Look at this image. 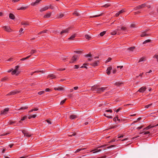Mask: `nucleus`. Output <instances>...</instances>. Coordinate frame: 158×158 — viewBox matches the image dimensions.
Masks as SVG:
<instances>
[{"mask_svg": "<svg viewBox=\"0 0 158 158\" xmlns=\"http://www.w3.org/2000/svg\"><path fill=\"white\" fill-rule=\"evenodd\" d=\"M106 88V87L99 88L98 86V88L97 89V92L98 93H100L101 92L104 91Z\"/></svg>", "mask_w": 158, "mask_h": 158, "instance_id": "f257e3e1", "label": "nucleus"}, {"mask_svg": "<svg viewBox=\"0 0 158 158\" xmlns=\"http://www.w3.org/2000/svg\"><path fill=\"white\" fill-rule=\"evenodd\" d=\"M110 112V113H112V110H106L105 111V113L104 114V115L105 116V117H106L107 118H112V117L111 116H108L106 115H107L106 113V112Z\"/></svg>", "mask_w": 158, "mask_h": 158, "instance_id": "f03ea898", "label": "nucleus"}, {"mask_svg": "<svg viewBox=\"0 0 158 158\" xmlns=\"http://www.w3.org/2000/svg\"><path fill=\"white\" fill-rule=\"evenodd\" d=\"M21 92V91L19 90H16L15 91H11L9 94H6V96L11 95L15 94H17Z\"/></svg>", "mask_w": 158, "mask_h": 158, "instance_id": "7ed1b4c3", "label": "nucleus"}, {"mask_svg": "<svg viewBox=\"0 0 158 158\" xmlns=\"http://www.w3.org/2000/svg\"><path fill=\"white\" fill-rule=\"evenodd\" d=\"M9 108H6L3 110L1 111V115H5L6 114L7 112L9 111Z\"/></svg>", "mask_w": 158, "mask_h": 158, "instance_id": "20e7f679", "label": "nucleus"}, {"mask_svg": "<svg viewBox=\"0 0 158 158\" xmlns=\"http://www.w3.org/2000/svg\"><path fill=\"white\" fill-rule=\"evenodd\" d=\"M78 56H74L72 58L71 61L70 62V63H73L74 61L77 60V59L78 58Z\"/></svg>", "mask_w": 158, "mask_h": 158, "instance_id": "39448f33", "label": "nucleus"}, {"mask_svg": "<svg viewBox=\"0 0 158 158\" xmlns=\"http://www.w3.org/2000/svg\"><path fill=\"white\" fill-rule=\"evenodd\" d=\"M146 5L145 3H144V4H142L141 5L138 6H137L134 9L135 10H136L137 9L143 8H144L145 6H146Z\"/></svg>", "mask_w": 158, "mask_h": 158, "instance_id": "423d86ee", "label": "nucleus"}, {"mask_svg": "<svg viewBox=\"0 0 158 158\" xmlns=\"http://www.w3.org/2000/svg\"><path fill=\"white\" fill-rule=\"evenodd\" d=\"M4 30L8 32H10L12 31L10 27L6 26H5L3 27Z\"/></svg>", "mask_w": 158, "mask_h": 158, "instance_id": "0eeeda50", "label": "nucleus"}, {"mask_svg": "<svg viewBox=\"0 0 158 158\" xmlns=\"http://www.w3.org/2000/svg\"><path fill=\"white\" fill-rule=\"evenodd\" d=\"M22 132L24 136H26L27 137H30L31 136V134H30L28 133L25 130H23L22 131Z\"/></svg>", "mask_w": 158, "mask_h": 158, "instance_id": "6e6552de", "label": "nucleus"}, {"mask_svg": "<svg viewBox=\"0 0 158 158\" xmlns=\"http://www.w3.org/2000/svg\"><path fill=\"white\" fill-rule=\"evenodd\" d=\"M146 89V88L145 87H142L138 90V91L141 93H143L145 91Z\"/></svg>", "mask_w": 158, "mask_h": 158, "instance_id": "1a4fd4ad", "label": "nucleus"}, {"mask_svg": "<svg viewBox=\"0 0 158 158\" xmlns=\"http://www.w3.org/2000/svg\"><path fill=\"white\" fill-rule=\"evenodd\" d=\"M54 89L56 90L61 91L64 90V88L61 86H58L57 87H55Z\"/></svg>", "mask_w": 158, "mask_h": 158, "instance_id": "9d476101", "label": "nucleus"}, {"mask_svg": "<svg viewBox=\"0 0 158 158\" xmlns=\"http://www.w3.org/2000/svg\"><path fill=\"white\" fill-rule=\"evenodd\" d=\"M49 8L48 6H46L44 8H42L40 9V11L41 12L47 10Z\"/></svg>", "mask_w": 158, "mask_h": 158, "instance_id": "9b49d317", "label": "nucleus"}, {"mask_svg": "<svg viewBox=\"0 0 158 158\" xmlns=\"http://www.w3.org/2000/svg\"><path fill=\"white\" fill-rule=\"evenodd\" d=\"M51 15V12H48L45 15H44V18H48L50 17Z\"/></svg>", "mask_w": 158, "mask_h": 158, "instance_id": "f8f14e48", "label": "nucleus"}, {"mask_svg": "<svg viewBox=\"0 0 158 158\" xmlns=\"http://www.w3.org/2000/svg\"><path fill=\"white\" fill-rule=\"evenodd\" d=\"M69 28H67L64 30H63L60 33V34H62L63 33H67L69 31Z\"/></svg>", "mask_w": 158, "mask_h": 158, "instance_id": "ddd939ff", "label": "nucleus"}, {"mask_svg": "<svg viewBox=\"0 0 158 158\" xmlns=\"http://www.w3.org/2000/svg\"><path fill=\"white\" fill-rule=\"evenodd\" d=\"M98 88V86L97 85H94L93 86H92L91 87V89L93 91H96L97 92V88Z\"/></svg>", "mask_w": 158, "mask_h": 158, "instance_id": "4468645a", "label": "nucleus"}, {"mask_svg": "<svg viewBox=\"0 0 158 158\" xmlns=\"http://www.w3.org/2000/svg\"><path fill=\"white\" fill-rule=\"evenodd\" d=\"M149 35V34L148 33H147L146 31H144L142 33L140 36L141 37H144L145 36L148 35Z\"/></svg>", "mask_w": 158, "mask_h": 158, "instance_id": "2eb2a0df", "label": "nucleus"}, {"mask_svg": "<svg viewBox=\"0 0 158 158\" xmlns=\"http://www.w3.org/2000/svg\"><path fill=\"white\" fill-rule=\"evenodd\" d=\"M112 69V67L111 66L108 68L106 70V73L108 75H109L110 73V71Z\"/></svg>", "mask_w": 158, "mask_h": 158, "instance_id": "dca6fc26", "label": "nucleus"}, {"mask_svg": "<svg viewBox=\"0 0 158 158\" xmlns=\"http://www.w3.org/2000/svg\"><path fill=\"white\" fill-rule=\"evenodd\" d=\"M41 0H37L35 1V2L31 3V5L33 6L36 5L38 4L39 3Z\"/></svg>", "mask_w": 158, "mask_h": 158, "instance_id": "f3484780", "label": "nucleus"}, {"mask_svg": "<svg viewBox=\"0 0 158 158\" xmlns=\"http://www.w3.org/2000/svg\"><path fill=\"white\" fill-rule=\"evenodd\" d=\"M124 12V10H120L118 13L116 14L115 16L116 17H118L120 14H122Z\"/></svg>", "mask_w": 158, "mask_h": 158, "instance_id": "a211bd4d", "label": "nucleus"}, {"mask_svg": "<svg viewBox=\"0 0 158 158\" xmlns=\"http://www.w3.org/2000/svg\"><path fill=\"white\" fill-rule=\"evenodd\" d=\"M77 117V116L75 115H72L70 116L69 118L71 119H75Z\"/></svg>", "mask_w": 158, "mask_h": 158, "instance_id": "6ab92c4d", "label": "nucleus"}, {"mask_svg": "<svg viewBox=\"0 0 158 158\" xmlns=\"http://www.w3.org/2000/svg\"><path fill=\"white\" fill-rule=\"evenodd\" d=\"M99 62V61H96L95 62H94V63H92V66H96L98 65V64Z\"/></svg>", "mask_w": 158, "mask_h": 158, "instance_id": "aec40b11", "label": "nucleus"}, {"mask_svg": "<svg viewBox=\"0 0 158 158\" xmlns=\"http://www.w3.org/2000/svg\"><path fill=\"white\" fill-rule=\"evenodd\" d=\"M154 127V126H151L150 125H149V126H148L147 127L144 128L143 129V130H147L149 129L150 128H152V127Z\"/></svg>", "mask_w": 158, "mask_h": 158, "instance_id": "412c9836", "label": "nucleus"}, {"mask_svg": "<svg viewBox=\"0 0 158 158\" xmlns=\"http://www.w3.org/2000/svg\"><path fill=\"white\" fill-rule=\"evenodd\" d=\"M123 83H122V82H116L114 84L116 85H117V86H121L122 85H123Z\"/></svg>", "mask_w": 158, "mask_h": 158, "instance_id": "4be33fe9", "label": "nucleus"}, {"mask_svg": "<svg viewBox=\"0 0 158 158\" xmlns=\"http://www.w3.org/2000/svg\"><path fill=\"white\" fill-rule=\"evenodd\" d=\"M64 15L63 14L60 13L58 15L57 18H61L64 16Z\"/></svg>", "mask_w": 158, "mask_h": 158, "instance_id": "5701e85b", "label": "nucleus"}, {"mask_svg": "<svg viewBox=\"0 0 158 158\" xmlns=\"http://www.w3.org/2000/svg\"><path fill=\"white\" fill-rule=\"evenodd\" d=\"M9 18L11 19H15L14 15L11 13H10L9 14Z\"/></svg>", "mask_w": 158, "mask_h": 158, "instance_id": "b1692460", "label": "nucleus"}, {"mask_svg": "<svg viewBox=\"0 0 158 158\" xmlns=\"http://www.w3.org/2000/svg\"><path fill=\"white\" fill-rule=\"evenodd\" d=\"M19 72H17V71H16V70H14V71H13L11 73L13 75L16 74V75H17L19 74Z\"/></svg>", "mask_w": 158, "mask_h": 158, "instance_id": "393cba45", "label": "nucleus"}, {"mask_svg": "<svg viewBox=\"0 0 158 158\" xmlns=\"http://www.w3.org/2000/svg\"><path fill=\"white\" fill-rule=\"evenodd\" d=\"M50 77H51L52 78H54L55 77V75L53 74H51L49 75H48L47 77V78H49Z\"/></svg>", "mask_w": 158, "mask_h": 158, "instance_id": "a878e982", "label": "nucleus"}, {"mask_svg": "<svg viewBox=\"0 0 158 158\" xmlns=\"http://www.w3.org/2000/svg\"><path fill=\"white\" fill-rule=\"evenodd\" d=\"M21 24L23 25H24L25 26H27L29 25V23L28 22H21Z\"/></svg>", "mask_w": 158, "mask_h": 158, "instance_id": "bb28decb", "label": "nucleus"}, {"mask_svg": "<svg viewBox=\"0 0 158 158\" xmlns=\"http://www.w3.org/2000/svg\"><path fill=\"white\" fill-rule=\"evenodd\" d=\"M119 30L118 29H117L116 30V31H113L112 32H111V33H110V34L111 35H115L116 34V33H117V31H118Z\"/></svg>", "mask_w": 158, "mask_h": 158, "instance_id": "cd10ccee", "label": "nucleus"}, {"mask_svg": "<svg viewBox=\"0 0 158 158\" xmlns=\"http://www.w3.org/2000/svg\"><path fill=\"white\" fill-rule=\"evenodd\" d=\"M75 37V34H73L72 35L70 38H69L68 39L70 40H73V39Z\"/></svg>", "mask_w": 158, "mask_h": 158, "instance_id": "c85d7f7f", "label": "nucleus"}, {"mask_svg": "<svg viewBox=\"0 0 158 158\" xmlns=\"http://www.w3.org/2000/svg\"><path fill=\"white\" fill-rule=\"evenodd\" d=\"M37 52V51L36 50L34 49H32L30 52V53L31 54H33Z\"/></svg>", "mask_w": 158, "mask_h": 158, "instance_id": "c756f323", "label": "nucleus"}, {"mask_svg": "<svg viewBox=\"0 0 158 158\" xmlns=\"http://www.w3.org/2000/svg\"><path fill=\"white\" fill-rule=\"evenodd\" d=\"M73 14L74 15H75L77 16H78L79 15V12L77 10L75 11V12L73 13Z\"/></svg>", "mask_w": 158, "mask_h": 158, "instance_id": "7c9ffc66", "label": "nucleus"}, {"mask_svg": "<svg viewBox=\"0 0 158 158\" xmlns=\"http://www.w3.org/2000/svg\"><path fill=\"white\" fill-rule=\"evenodd\" d=\"M110 4L109 3H107V4H106L104 5L103 6H102V7H108L109 6H110Z\"/></svg>", "mask_w": 158, "mask_h": 158, "instance_id": "2f4dec72", "label": "nucleus"}, {"mask_svg": "<svg viewBox=\"0 0 158 158\" xmlns=\"http://www.w3.org/2000/svg\"><path fill=\"white\" fill-rule=\"evenodd\" d=\"M135 48V47H132L129 48H128V50L130 51H133V50Z\"/></svg>", "mask_w": 158, "mask_h": 158, "instance_id": "473e14b6", "label": "nucleus"}, {"mask_svg": "<svg viewBox=\"0 0 158 158\" xmlns=\"http://www.w3.org/2000/svg\"><path fill=\"white\" fill-rule=\"evenodd\" d=\"M28 108V107L25 106L23 107H21L20 108L19 110H25L27 109Z\"/></svg>", "mask_w": 158, "mask_h": 158, "instance_id": "72a5a7b5", "label": "nucleus"}, {"mask_svg": "<svg viewBox=\"0 0 158 158\" xmlns=\"http://www.w3.org/2000/svg\"><path fill=\"white\" fill-rule=\"evenodd\" d=\"M94 151H95L94 152H93V153H95L96 152H99L101 151V149L98 150V148H96L94 150Z\"/></svg>", "mask_w": 158, "mask_h": 158, "instance_id": "f704fd0d", "label": "nucleus"}, {"mask_svg": "<svg viewBox=\"0 0 158 158\" xmlns=\"http://www.w3.org/2000/svg\"><path fill=\"white\" fill-rule=\"evenodd\" d=\"M8 79V77H5L4 78H3L1 79L2 81H5Z\"/></svg>", "mask_w": 158, "mask_h": 158, "instance_id": "c9c22d12", "label": "nucleus"}, {"mask_svg": "<svg viewBox=\"0 0 158 158\" xmlns=\"http://www.w3.org/2000/svg\"><path fill=\"white\" fill-rule=\"evenodd\" d=\"M84 149H85V148H81V149H78L75 152V153H77V152H78L81 150H84Z\"/></svg>", "mask_w": 158, "mask_h": 158, "instance_id": "e433bc0d", "label": "nucleus"}, {"mask_svg": "<svg viewBox=\"0 0 158 158\" xmlns=\"http://www.w3.org/2000/svg\"><path fill=\"white\" fill-rule=\"evenodd\" d=\"M85 37L86 38V39H88L89 40V39L91 38L89 35L87 34L85 35Z\"/></svg>", "mask_w": 158, "mask_h": 158, "instance_id": "4c0bfd02", "label": "nucleus"}, {"mask_svg": "<svg viewBox=\"0 0 158 158\" xmlns=\"http://www.w3.org/2000/svg\"><path fill=\"white\" fill-rule=\"evenodd\" d=\"M106 31H103L100 33V35L101 36H103L106 33Z\"/></svg>", "mask_w": 158, "mask_h": 158, "instance_id": "58836bf2", "label": "nucleus"}, {"mask_svg": "<svg viewBox=\"0 0 158 158\" xmlns=\"http://www.w3.org/2000/svg\"><path fill=\"white\" fill-rule=\"evenodd\" d=\"M66 99L65 98L64 99V100L62 101L60 103V104L61 105L63 104L64 103V102H65V101H66Z\"/></svg>", "mask_w": 158, "mask_h": 158, "instance_id": "ea45409f", "label": "nucleus"}, {"mask_svg": "<svg viewBox=\"0 0 158 158\" xmlns=\"http://www.w3.org/2000/svg\"><path fill=\"white\" fill-rule=\"evenodd\" d=\"M102 15V14H101L100 15H94L93 16H90V17H91V18L97 17H98L101 16Z\"/></svg>", "mask_w": 158, "mask_h": 158, "instance_id": "a19ab883", "label": "nucleus"}, {"mask_svg": "<svg viewBox=\"0 0 158 158\" xmlns=\"http://www.w3.org/2000/svg\"><path fill=\"white\" fill-rule=\"evenodd\" d=\"M152 103L148 105H147L145 106V107L146 108H148L150 106H152Z\"/></svg>", "mask_w": 158, "mask_h": 158, "instance_id": "79ce46f5", "label": "nucleus"}, {"mask_svg": "<svg viewBox=\"0 0 158 158\" xmlns=\"http://www.w3.org/2000/svg\"><path fill=\"white\" fill-rule=\"evenodd\" d=\"M151 40H147L145 41L143 43V44H146V43H148V42H149L151 41Z\"/></svg>", "mask_w": 158, "mask_h": 158, "instance_id": "37998d69", "label": "nucleus"}, {"mask_svg": "<svg viewBox=\"0 0 158 158\" xmlns=\"http://www.w3.org/2000/svg\"><path fill=\"white\" fill-rule=\"evenodd\" d=\"M46 30H44L43 31H40V32L39 33H38V35H40V34H41L42 33H46Z\"/></svg>", "mask_w": 158, "mask_h": 158, "instance_id": "c03bdc74", "label": "nucleus"}, {"mask_svg": "<svg viewBox=\"0 0 158 158\" xmlns=\"http://www.w3.org/2000/svg\"><path fill=\"white\" fill-rule=\"evenodd\" d=\"M44 91H40V92H39L38 93V94L39 95H41L44 93Z\"/></svg>", "mask_w": 158, "mask_h": 158, "instance_id": "a18cd8bd", "label": "nucleus"}, {"mask_svg": "<svg viewBox=\"0 0 158 158\" xmlns=\"http://www.w3.org/2000/svg\"><path fill=\"white\" fill-rule=\"evenodd\" d=\"M144 58H141L139 61V62H140L141 61H144Z\"/></svg>", "mask_w": 158, "mask_h": 158, "instance_id": "49530a36", "label": "nucleus"}, {"mask_svg": "<svg viewBox=\"0 0 158 158\" xmlns=\"http://www.w3.org/2000/svg\"><path fill=\"white\" fill-rule=\"evenodd\" d=\"M15 123V121H10L9 123V124L10 125H12Z\"/></svg>", "mask_w": 158, "mask_h": 158, "instance_id": "de8ad7c7", "label": "nucleus"}, {"mask_svg": "<svg viewBox=\"0 0 158 158\" xmlns=\"http://www.w3.org/2000/svg\"><path fill=\"white\" fill-rule=\"evenodd\" d=\"M91 55L90 53H89V54H88L86 55H85V56L86 57H91Z\"/></svg>", "mask_w": 158, "mask_h": 158, "instance_id": "09e8293b", "label": "nucleus"}, {"mask_svg": "<svg viewBox=\"0 0 158 158\" xmlns=\"http://www.w3.org/2000/svg\"><path fill=\"white\" fill-rule=\"evenodd\" d=\"M19 68V66H18V65L17 66H16L15 67V70H16V71L18 72V69Z\"/></svg>", "mask_w": 158, "mask_h": 158, "instance_id": "8fccbe9b", "label": "nucleus"}, {"mask_svg": "<svg viewBox=\"0 0 158 158\" xmlns=\"http://www.w3.org/2000/svg\"><path fill=\"white\" fill-rule=\"evenodd\" d=\"M26 7H21L20 8L18 9V10H24L26 9Z\"/></svg>", "mask_w": 158, "mask_h": 158, "instance_id": "3c124183", "label": "nucleus"}, {"mask_svg": "<svg viewBox=\"0 0 158 158\" xmlns=\"http://www.w3.org/2000/svg\"><path fill=\"white\" fill-rule=\"evenodd\" d=\"M121 29L122 30L124 31L126 30V27H122L121 28Z\"/></svg>", "mask_w": 158, "mask_h": 158, "instance_id": "603ef678", "label": "nucleus"}, {"mask_svg": "<svg viewBox=\"0 0 158 158\" xmlns=\"http://www.w3.org/2000/svg\"><path fill=\"white\" fill-rule=\"evenodd\" d=\"M111 60V58L110 57H109L108 58V60H106V62H108L110 61Z\"/></svg>", "mask_w": 158, "mask_h": 158, "instance_id": "864d4df0", "label": "nucleus"}, {"mask_svg": "<svg viewBox=\"0 0 158 158\" xmlns=\"http://www.w3.org/2000/svg\"><path fill=\"white\" fill-rule=\"evenodd\" d=\"M61 58L62 60H64L66 59V58L65 56H63L61 57Z\"/></svg>", "mask_w": 158, "mask_h": 158, "instance_id": "5fc2aeb1", "label": "nucleus"}, {"mask_svg": "<svg viewBox=\"0 0 158 158\" xmlns=\"http://www.w3.org/2000/svg\"><path fill=\"white\" fill-rule=\"evenodd\" d=\"M135 24H131V27H135Z\"/></svg>", "mask_w": 158, "mask_h": 158, "instance_id": "6e6d98bb", "label": "nucleus"}, {"mask_svg": "<svg viewBox=\"0 0 158 158\" xmlns=\"http://www.w3.org/2000/svg\"><path fill=\"white\" fill-rule=\"evenodd\" d=\"M153 57L154 58H156V59L158 58V55H155L153 56Z\"/></svg>", "mask_w": 158, "mask_h": 158, "instance_id": "4d7b16f0", "label": "nucleus"}, {"mask_svg": "<svg viewBox=\"0 0 158 158\" xmlns=\"http://www.w3.org/2000/svg\"><path fill=\"white\" fill-rule=\"evenodd\" d=\"M115 146L114 145H111L109 147H108L107 148L109 149V148H110L112 147H114Z\"/></svg>", "mask_w": 158, "mask_h": 158, "instance_id": "13d9d810", "label": "nucleus"}, {"mask_svg": "<svg viewBox=\"0 0 158 158\" xmlns=\"http://www.w3.org/2000/svg\"><path fill=\"white\" fill-rule=\"evenodd\" d=\"M107 145H102V146H99L98 147V148H102V147H105V146H106Z\"/></svg>", "mask_w": 158, "mask_h": 158, "instance_id": "bf43d9fd", "label": "nucleus"}, {"mask_svg": "<svg viewBox=\"0 0 158 158\" xmlns=\"http://www.w3.org/2000/svg\"><path fill=\"white\" fill-rule=\"evenodd\" d=\"M27 117L26 116H24L21 119V120H22V121H23V120H24Z\"/></svg>", "mask_w": 158, "mask_h": 158, "instance_id": "052dcab7", "label": "nucleus"}, {"mask_svg": "<svg viewBox=\"0 0 158 158\" xmlns=\"http://www.w3.org/2000/svg\"><path fill=\"white\" fill-rule=\"evenodd\" d=\"M122 109V108L120 107L118 109L116 110V112H118L120 110Z\"/></svg>", "mask_w": 158, "mask_h": 158, "instance_id": "680f3d73", "label": "nucleus"}, {"mask_svg": "<svg viewBox=\"0 0 158 158\" xmlns=\"http://www.w3.org/2000/svg\"><path fill=\"white\" fill-rule=\"evenodd\" d=\"M143 126H140V127H138L137 129L138 130H140V129H141L142 127H143Z\"/></svg>", "mask_w": 158, "mask_h": 158, "instance_id": "e2e57ef3", "label": "nucleus"}, {"mask_svg": "<svg viewBox=\"0 0 158 158\" xmlns=\"http://www.w3.org/2000/svg\"><path fill=\"white\" fill-rule=\"evenodd\" d=\"M50 91V89L49 88H47L45 89V91L46 92H49Z\"/></svg>", "mask_w": 158, "mask_h": 158, "instance_id": "0e129e2a", "label": "nucleus"}, {"mask_svg": "<svg viewBox=\"0 0 158 158\" xmlns=\"http://www.w3.org/2000/svg\"><path fill=\"white\" fill-rule=\"evenodd\" d=\"M78 88V87L77 86L75 87H74V89L75 90H77Z\"/></svg>", "mask_w": 158, "mask_h": 158, "instance_id": "69168bd1", "label": "nucleus"}, {"mask_svg": "<svg viewBox=\"0 0 158 158\" xmlns=\"http://www.w3.org/2000/svg\"><path fill=\"white\" fill-rule=\"evenodd\" d=\"M75 69H78L79 68V66L78 65H76L74 66Z\"/></svg>", "mask_w": 158, "mask_h": 158, "instance_id": "338daca9", "label": "nucleus"}, {"mask_svg": "<svg viewBox=\"0 0 158 158\" xmlns=\"http://www.w3.org/2000/svg\"><path fill=\"white\" fill-rule=\"evenodd\" d=\"M106 156H102V157H98V158H106Z\"/></svg>", "mask_w": 158, "mask_h": 158, "instance_id": "774afa93", "label": "nucleus"}]
</instances>
